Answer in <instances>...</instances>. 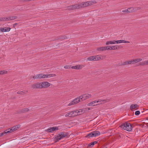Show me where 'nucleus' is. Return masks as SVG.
<instances>
[{
  "mask_svg": "<svg viewBox=\"0 0 148 148\" xmlns=\"http://www.w3.org/2000/svg\"><path fill=\"white\" fill-rule=\"evenodd\" d=\"M92 97L91 95L89 94H84L80 96L79 97L73 100L70 103L68 106H71L73 105L76 104L81 101L80 100H84L86 99L90 98Z\"/></svg>",
  "mask_w": 148,
  "mask_h": 148,
  "instance_id": "f257e3e1",
  "label": "nucleus"
},
{
  "mask_svg": "<svg viewBox=\"0 0 148 148\" xmlns=\"http://www.w3.org/2000/svg\"><path fill=\"white\" fill-rule=\"evenodd\" d=\"M81 3L82 8H84L96 4L97 2L96 1L94 0L84 1Z\"/></svg>",
  "mask_w": 148,
  "mask_h": 148,
  "instance_id": "f03ea898",
  "label": "nucleus"
},
{
  "mask_svg": "<svg viewBox=\"0 0 148 148\" xmlns=\"http://www.w3.org/2000/svg\"><path fill=\"white\" fill-rule=\"evenodd\" d=\"M120 127L121 128L128 131H130L132 129V127L129 123H125L122 124Z\"/></svg>",
  "mask_w": 148,
  "mask_h": 148,
  "instance_id": "7ed1b4c3",
  "label": "nucleus"
},
{
  "mask_svg": "<svg viewBox=\"0 0 148 148\" xmlns=\"http://www.w3.org/2000/svg\"><path fill=\"white\" fill-rule=\"evenodd\" d=\"M106 99H99L97 101H93L90 103L88 104L87 105L88 106H90L93 105V106H97L98 105L100 104H102V102L103 101H105V102H106Z\"/></svg>",
  "mask_w": 148,
  "mask_h": 148,
  "instance_id": "20e7f679",
  "label": "nucleus"
},
{
  "mask_svg": "<svg viewBox=\"0 0 148 148\" xmlns=\"http://www.w3.org/2000/svg\"><path fill=\"white\" fill-rule=\"evenodd\" d=\"M100 134V132L98 131H93L88 134L86 137L88 138L96 137Z\"/></svg>",
  "mask_w": 148,
  "mask_h": 148,
  "instance_id": "39448f33",
  "label": "nucleus"
},
{
  "mask_svg": "<svg viewBox=\"0 0 148 148\" xmlns=\"http://www.w3.org/2000/svg\"><path fill=\"white\" fill-rule=\"evenodd\" d=\"M67 136V135L66 134H64L62 132L60 133L54 139V141H55L56 142H57L60 140L61 138L66 137Z\"/></svg>",
  "mask_w": 148,
  "mask_h": 148,
  "instance_id": "423d86ee",
  "label": "nucleus"
},
{
  "mask_svg": "<svg viewBox=\"0 0 148 148\" xmlns=\"http://www.w3.org/2000/svg\"><path fill=\"white\" fill-rule=\"evenodd\" d=\"M50 84L47 82H43L40 83V89L46 88L50 86Z\"/></svg>",
  "mask_w": 148,
  "mask_h": 148,
  "instance_id": "0eeeda50",
  "label": "nucleus"
},
{
  "mask_svg": "<svg viewBox=\"0 0 148 148\" xmlns=\"http://www.w3.org/2000/svg\"><path fill=\"white\" fill-rule=\"evenodd\" d=\"M20 127V125H18L15 126L13 127L10 129H9L7 130H6V132H8V133L12 132L16 130Z\"/></svg>",
  "mask_w": 148,
  "mask_h": 148,
  "instance_id": "6e6552de",
  "label": "nucleus"
},
{
  "mask_svg": "<svg viewBox=\"0 0 148 148\" xmlns=\"http://www.w3.org/2000/svg\"><path fill=\"white\" fill-rule=\"evenodd\" d=\"M31 87L33 89H40V83L36 82L32 84Z\"/></svg>",
  "mask_w": 148,
  "mask_h": 148,
  "instance_id": "1a4fd4ad",
  "label": "nucleus"
},
{
  "mask_svg": "<svg viewBox=\"0 0 148 148\" xmlns=\"http://www.w3.org/2000/svg\"><path fill=\"white\" fill-rule=\"evenodd\" d=\"M58 130V128L57 127H50L49 129H47L45 131L47 132H52L53 131L56 130Z\"/></svg>",
  "mask_w": 148,
  "mask_h": 148,
  "instance_id": "9d476101",
  "label": "nucleus"
},
{
  "mask_svg": "<svg viewBox=\"0 0 148 148\" xmlns=\"http://www.w3.org/2000/svg\"><path fill=\"white\" fill-rule=\"evenodd\" d=\"M75 112L74 111H72L70 112L66 113L65 115V116L66 117H74L75 116H74Z\"/></svg>",
  "mask_w": 148,
  "mask_h": 148,
  "instance_id": "9b49d317",
  "label": "nucleus"
},
{
  "mask_svg": "<svg viewBox=\"0 0 148 148\" xmlns=\"http://www.w3.org/2000/svg\"><path fill=\"white\" fill-rule=\"evenodd\" d=\"M75 112L74 116H76L82 114L84 113L82 109L79 110L74 111Z\"/></svg>",
  "mask_w": 148,
  "mask_h": 148,
  "instance_id": "f8f14e48",
  "label": "nucleus"
},
{
  "mask_svg": "<svg viewBox=\"0 0 148 148\" xmlns=\"http://www.w3.org/2000/svg\"><path fill=\"white\" fill-rule=\"evenodd\" d=\"M84 66L83 65H78L74 66H73L71 67V68L73 69H80L84 67Z\"/></svg>",
  "mask_w": 148,
  "mask_h": 148,
  "instance_id": "ddd939ff",
  "label": "nucleus"
},
{
  "mask_svg": "<svg viewBox=\"0 0 148 148\" xmlns=\"http://www.w3.org/2000/svg\"><path fill=\"white\" fill-rule=\"evenodd\" d=\"M37 74L38 79H41L45 78L46 75L45 74L42 73L38 74Z\"/></svg>",
  "mask_w": 148,
  "mask_h": 148,
  "instance_id": "4468645a",
  "label": "nucleus"
},
{
  "mask_svg": "<svg viewBox=\"0 0 148 148\" xmlns=\"http://www.w3.org/2000/svg\"><path fill=\"white\" fill-rule=\"evenodd\" d=\"M17 18V17L16 16H9L8 17H6V21L12 20L15 19Z\"/></svg>",
  "mask_w": 148,
  "mask_h": 148,
  "instance_id": "2eb2a0df",
  "label": "nucleus"
},
{
  "mask_svg": "<svg viewBox=\"0 0 148 148\" xmlns=\"http://www.w3.org/2000/svg\"><path fill=\"white\" fill-rule=\"evenodd\" d=\"M75 10L82 8L81 3H78L74 5Z\"/></svg>",
  "mask_w": 148,
  "mask_h": 148,
  "instance_id": "dca6fc26",
  "label": "nucleus"
},
{
  "mask_svg": "<svg viewBox=\"0 0 148 148\" xmlns=\"http://www.w3.org/2000/svg\"><path fill=\"white\" fill-rule=\"evenodd\" d=\"M130 43V42L129 41H126L124 40H115V43Z\"/></svg>",
  "mask_w": 148,
  "mask_h": 148,
  "instance_id": "f3484780",
  "label": "nucleus"
},
{
  "mask_svg": "<svg viewBox=\"0 0 148 148\" xmlns=\"http://www.w3.org/2000/svg\"><path fill=\"white\" fill-rule=\"evenodd\" d=\"M96 50L97 51H105V47H97Z\"/></svg>",
  "mask_w": 148,
  "mask_h": 148,
  "instance_id": "a211bd4d",
  "label": "nucleus"
},
{
  "mask_svg": "<svg viewBox=\"0 0 148 148\" xmlns=\"http://www.w3.org/2000/svg\"><path fill=\"white\" fill-rule=\"evenodd\" d=\"M11 28L10 27H2V32H9Z\"/></svg>",
  "mask_w": 148,
  "mask_h": 148,
  "instance_id": "6ab92c4d",
  "label": "nucleus"
},
{
  "mask_svg": "<svg viewBox=\"0 0 148 148\" xmlns=\"http://www.w3.org/2000/svg\"><path fill=\"white\" fill-rule=\"evenodd\" d=\"M148 65V60L146 61L142 62L139 63V65L144 66Z\"/></svg>",
  "mask_w": 148,
  "mask_h": 148,
  "instance_id": "aec40b11",
  "label": "nucleus"
},
{
  "mask_svg": "<svg viewBox=\"0 0 148 148\" xmlns=\"http://www.w3.org/2000/svg\"><path fill=\"white\" fill-rule=\"evenodd\" d=\"M45 75H46L45 78L54 77L56 76V75L54 74H45Z\"/></svg>",
  "mask_w": 148,
  "mask_h": 148,
  "instance_id": "412c9836",
  "label": "nucleus"
},
{
  "mask_svg": "<svg viewBox=\"0 0 148 148\" xmlns=\"http://www.w3.org/2000/svg\"><path fill=\"white\" fill-rule=\"evenodd\" d=\"M128 12L132 13L135 12L136 11V9H135L134 8H130L128 9Z\"/></svg>",
  "mask_w": 148,
  "mask_h": 148,
  "instance_id": "4be33fe9",
  "label": "nucleus"
},
{
  "mask_svg": "<svg viewBox=\"0 0 148 148\" xmlns=\"http://www.w3.org/2000/svg\"><path fill=\"white\" fill-rule=\"evenodd\" d=\"M138 106L136 104H132L131 105L130 107V109L131 110H132L133 109L137 108L138 107Z\"/></svg>",
  "mask_w": 148,
  "mask_h": 148,
  "instance_id": "5701e85b",
  "label": "nucleus"
},
{
  "mask_svg": "<svg viewBox=\"0 0 148 148\" xmlns=\"http://www.w3.org/2000/svg\"><path fill=\"white\" fill-rule=\"evenodd\" d=\"M67 9L69 10H75L74 5H72L66 7Z\"/></svg>",
  "mask_w": 148,
  "mask_h": 148,
  "instance_id": "b1692460",
  "label": "nucleus"
},
{
  "mask_svg": "<svg viewBox=\"0 0 148 148\" xmlns=\"http://www.w3.org/2000/svg\"><path fill=\"white\" fill-rule=\"evenodd\" d=\"M30 79H38L37 74H34V75H31L30 77Z\"/></svg>",
  "mask_w": 148,
  "mask_h": 148,
  "instance_id": "393cba45",
  "label": "nucleus"
},
{
  "mask_svg": "<svg viewBox=\"0 0 148 148\" xmlns=\"http://www.w3.org/2000/svg\"><path fill=\"white\" fill-rule=\"evenodd\" d=\"M115 44V40L109 41H107L106 43V45H108L110 44Z\"/></svg>",
  "mask_w": 148,
  "mask_h": 148,
  "instance_id": "a878e982",
  "label": "nucleus"
},
{
  "mask_svg": "<svg viewBox=\"0 0 148 148\" xmlns=\"http://www.w3.org/2000/svg\"><path fill=\"white\" fill-rule=\"evenodd\" d=\"M97 143V141H94L90 143H89L88 145V147H92L93 146V145Z\"/></svg>",
  "mask_w": 148,
  "mask_h": 148,
  "instance_id": "bb28decb",
  "label": "nucleus"
},
{
  "mask_svg": "<svg viewBox=\"0 0 148 148\" xmlns=\"http://www.w3.org/2000/svg\"><path fill=\"white\" fill-rule=\"evenodd\" d=\"M135 64L139 62H140L142 60V59L140 58H138L134 59Z\"/></svg>",
  "mask_w": 148,
  "mask_h": 148,
  "instance_id": "cd10ccee",
  "label": "nucleus"
},
{
  "mask_svg": "<svg viewBox=\"0 0 148 148\" xmlns=\"http://www.w3.org/2000/svg\"><path fill=\"white\" fill-rule=\"evenodd\" d=\"M27 92V91H18L17 92V94L19 95H22L23 94L26 93Z\"/></svg>",
  "mask_w": 148,
  "mask_h": 148,
  "instance_id": "c85d7f7f",
  "label": "nucleus"
},
{
  "mask_svg": "<svg viewBox=\"0 0 148 148\" xmlns=\"http://www.w3.org/2000/svg\"><path fill=\"white\" fill-rule=\"evenodd\" d=\"M23 113H25L29 111V110L28 108H23Z\"/></svg>",
  "mask_w": 148,
  "mask_h": 148,
  "instance_id": "c756f323",
  "label": "nucleus"
},
{
  "mask_svg": "<svg viewBox=\"0 0 148 148\" xmlns=\"http://www.w3.org/2000/svg\"><path fill=\"white\" fill-rule=\"evenodd\" d=\"M23 109H19L17 111V113L18 114H23Z\"/></svg>",
  "mask_w": 148,
  "mask_h": 148,
  "instance_id": "7c9ffc66",
  "label": "nucleus"
},
{
  "mask_svg": "<svg viewBox=\"0 0 148 148\" xmlns=\"http://www.w3.org/2000/svg\"><path fill=\"white\" fill-rule=\"evenodd\" d=\"M130 64V60L127 61L123 63L122 65H125Z\"/></svg>",
  "mask_w": 148,
  "mask_h": 148,
  "instance_id": "2f4dec72",
  "label": "nucleus"
},
{
  "mask_svg": "<svg viewBox=\"0 0 148 148\" xmlns=\"http://www.w3.org/2000/svg\"><path fill=\"white\" fill-rule=\"evenodd\" d=\"M93 56H91L87 58L86 60L88 61H93Z\"/></svg>",
  "mask_w": 148,
  "mask_h": 148,
  "instance_id": "473e14b6",
  "label": "nucleus"
},
{
  "mask_svg": "<svg viewBox=\"0 0 148 148\" xmlns=\"http://www.w3.org/2000/svg\"><path fill=\"white\" fill-rule=\"evenodd\" d=\"M8 133V132H6V130L5 132H3L0 133V137L3 136L5 135L6 134Z\"/></svg>",
  "mask_w": 148,
  "mask_h": 148,
  "instance_id": "72a5a7b5",
  "label": "nucleus"
},
{
  "mask_svg": "<svg viewBox=\"0 0 148 148\" xmlns=\"http://www.w3.org/2000/svg\"><path fill=\"white\" fill-rule=\"evenodd\" d=\"M6 17L0 18V22L3 21H6Z\"/></svg>",
  "mask_w": 148,
  "mask_h": 148,
  "instance_id": "f704fd0d",
  "label": "nucleus"
},
{
  "mask_svg": "<svg viewBox=\"0 0 148 148\" xmlns=\"http://www.w3.org/2000/svg\"><path fill=\"white\" fill-rule=\"evenodd\" d=\"M7 73V71H0V75L3 74H6Z\"/></svg>",
  "mask_w": 148,
  "mask_h": 148,
  "instance_id": "c9c22d12",
  "label": "nucleus"
},
{
  "mask_svg": "<svg viewBox=\"0 0 148 148\" xmlns=\"http://www.w3.org/2000/svg\"><path fill=\"white\" fill-rule=\"evenodd\" d=\"M83 113H85V112H88V109L86 108H83L82 109Z\"/></svg>",
  "mask_w": 148,
  "mask_h": 148,
  "instance_id": "e433bc0d",
  "label": "nucleus"
},
{
  "mask_svg": "<svg viewBox=\"0 0 148 148\" xmlns=\"http://www.w3.org/2000/svg\"><path fill=\"white\" fill-rule=\"evenodd\" d=\"M130 63L131 64H135V62L134 59L131 60H130Z\"/></svg>",
  "mask_w": 148,
  "mask_h": 148,
  "instance_id": "4c0bfd02",
  "label": "nucleus"
},
{
  "mask_svg": "<svg viewBox=\"0 0 148 148\" xmlns=\"http://www.w3.org/2000/svg\"><path fill=\"white\" fill-rule=\"evenodd\" d=\"M110 46L105 47V50H110Z\"/></svg>",
  "mask_w": 148,
  "mask_h": 148,
  "instance_id": "58836bf2",
  "label": "nucleus"
},
{
  "mask_svg": "<svg viewBox=\"0 0 148 148\" xmlns=\"http://www.w3.org/2000/svg\"><path fill=\"white\" fill-rule=\"evenodd\" d=\"M96 57L97 61L100 60L101 59V57L100 56H96Z\"/></svg>",
  "mask_w": 148,
  "mask_h": 148,
  "instance_id": "ea45409f",
  "label": "nucleus"
},
{
  "mask_svg": "<svg viewBox=\"0 0 148 148\" xmlns=\"http://www.w3.org/2000/svg\"><path fill=\"white\" fill-rule=\"evenodd\" d=\"M64 68L66 69H69L70 68V66L69 65H66L64 66Z\"/></svg>",
  "mask_w": 148,
  "mask_h": 148,
  "instance_id": "a19ab883",
  "label": "nucleus"
},
{
  "mask_svg": "<svg viewBox=\"0 0 148 148\" xmlns=\"http://www.w3.org/2000/svg\"><path fill=\"white\" fill-rule=\"evenodd\" d=\"M140 114V112L139 111H137L135 112V114L136 115H138Z\"/></svg>",
  "mask_w": 148,
  "mask_h": 148,
  "instance_id": "79ce46f5",
  "label": "nucleus"
},
{
  "mask_svg": "<svg viewBox=\"0 0 148 148\" xmlns=\"http://www.w3.org/2000/svg\"><path fill=\"white\" fill-rule=\"evenodd\" d=\"M122 12H128V9H124L123 10H122Z\"/></svg>",
  "mask_w": 148,
  "mask_h": 148,
  "instance_id": "37998d69",
  "label": "nucleus"
},
{
  "mask_svg": "<svg viewBox=\"0 0 148 148\" xmlns=\"http://www.w3.org/2000/svg\"><path fill=\"white\" fill-rule=\"evenodd\" d=\"M93 61H97L96 56H93Z\"/></svg>",
  "mask_w": 148,
  "mask_h": 148,
  "instance_id": "c03bdc74",
  "label": "nucleus"
},
{
  "mask_svg": "<svg viewBox=\"0 0 148 148\" xmlns=\"http://www.w3.org/2000/svg\"><path fill=\"white\" fill-rule=\"evenodd\" d=\"M110 50H113L114 49V46H110Z\"/></svg>",
  "mask_w": 148,
  "mask_h": 148,
  "instance_id": "a18cd8bd",
  "label": "nucleus"
},
{
  "mask_svg": "<svg viewBox=\"0 0 148 148\" xmlns=\"http://www.w3.org/2000/svg\"><path fill=\"white\" fill-rule=\"evenodd\" d=\"M59 38L62 39H65V37L64 36H60L59 37Z\"/></svg>",
  "mask_w": 148,
  "mask_h": 148,
  "instance_id": "49530a36",
  "label": "nucleus"
},
{
  "mask_svg": "<svg viewBox=\"0 0 148 148\" xmlns=\"http://www.w3.org/2000/svg\"><path fill=\"white\" fill-rule=\"evenodd\" d=\"M134 9H136V10H139L141 8H140V7H137V8H134Z\"/></svg>",
  "mask_w": 148,
  "mask_h": 148,
  "instance_id": "de8ad7c7",
  "label": "nucleus"
},
{
  "mask_svg": "<svg viewBox=\"0 0 148 148\" xmlns=\"http://www.w3.org/2000/svg\"><path fill=\"white\" fill-rule=\"evenodd\" d=\"M116 46H114V50H115L116 49H118L119 48L118 47H115Z\"/></svg>",
  "mask_w": 148,
  "mask_h": 148,
  "instance_id": "09e8293b",
  "label": "nucleus"
},
{
  "mask_svg": "<svg viewBox=\"0 0 148 148\" xmlns=\"http://www.w3.org/2000/svg\"><path fill=\"white\" fill-rule=\"evenodd\" d=\"M18 24L17 23H15V24H14V25H13V27H14L16 25H17Z\"/></svg>",
  "mask_w": 148,
  "mask_h": 148,
  "instance_id": "8fccbe9b",
  "label": "nucleus"
},
{
  "mask_svg": "<svg viewBox=\"0 0 148 148\" xmlns=\"http://www.w3.org/2000/svg\"><path fill=\"white\" fill-rule=\"evenodd\" d=\"M105 58V56H103L102 57V59H103L104 58Z\"/></svg>",
  "mask_w": 148,
  "mask_h": 148,
  "instance_id": "3c124183",
  "label": "nucleus"
},
{
  "mask_svg": "<svg viewBox=\"0 0 148 148\" xmlns=\"http://www.w3.org/2000/svg\"><path fill=\"white\" fill-rule=\"evenodd\" d=\"M1 30H2V27H0V31H1Z\"/></svg>",
  "mask_w": 148,
  "mask_h": 148,
  "instance_id": "603ef678",
  "label": "nucleus"
},
{
  "mask_svg": "<svg viewBox=\"0 0 148 148\" xmlns=\"http://www.w3.org/2000/svg\"><path fill=\"white\" fill-rule=\"evenodd\" d=\"M87 109H88V110H90V109L89 108H88Z\"/></svg>",
  "mask_w": 148,
  "mask_h": 148,
  "instance_id": "864d4df0",
  "label": "nucleus"
},
{
  "mask_svg": "<svg viewBox=\"0 0 148 148\" xmlns=\"http://www.w3.org/2000/svg\"><path fill=\"white\" fill-rule=\"evenodd\" d=\"M103 148H107V147H104Z\"/></svg>",
  "mask_w": 148,
  "mask_h": 148,
  "instance_id": "5fc2aeb1",
  "label": "nucleus"
}]
</instances>
